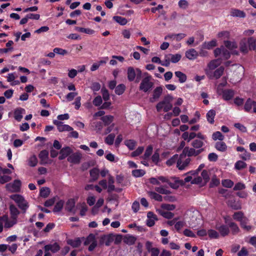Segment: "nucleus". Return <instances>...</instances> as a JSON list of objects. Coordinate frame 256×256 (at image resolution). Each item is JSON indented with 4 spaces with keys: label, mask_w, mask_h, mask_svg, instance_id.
Listing matches in <instances>:
<instances>
[{
    "label": "nucleus",
    "mask_w": 256,
    "mask_h": 256,
    "mask_svg": "<svg viewBox=\"0 0 256 256\" xmlns=\"http://www.w3.org/2000/svg\"><path fill=\"white\" fill-rule=\"evenodd\" d=\"M224 72V68L221 66L216 69L214 72V76L216 79L219 78L223 74Z\"/></svg>",
    "instance_id": "47"
},
{
    "label": "nucleus",
    "mask_w": 256,
    "mask_h": 256,
    "mask_svg": "<svg viewBox=\"0 0 256 256\" xmlns=\"http://www.w3.org/2000/svg\"><path fill=\"white\" fill-rule=\"evenodd\" d=\"M76 202L74 198L69 199L66 202V210L70 212H72L74 206Z\"/></svg>",
    "instance_id": "32"
},
{
    "label": "nucleus",
    "mask_w": 256,
    "mask_h": 256,
    "mask_svg": "<svg viewBox=\"0 0 256 256\" xmlns=\"http://www.w3.org/2000/svg\"><path fill=\"white\" fill-rule=\"evenodd\" d=\"M64 200H61L58 201L55 204L54 209L53 212H60L62 210L63 208L64 204Z\"/></svg>",
    "instance_id": "41"
},
{
    "label": "nucleus",
    "mask_w": 256,
    "mask_h": 256,
    "mask_svg": "<svg viewBox=\"0 0 256 256\" xmlns=\"http://www.w3.org/2000/svg\"><path fill=\"white\" fill-rule=\"evenodd\" d=\"M90 174L91 178V181H96L98 178L100 170L98 168H94L90 170Z\"/></svg>",
    "instance_id": "27"
},
{
    "label": "nucleus",
    "mask_w": 256,
    "mask_h": 256,
    "mask_svg": "<svg viewBox=\"0 0 256 256\" xmlns=\"http://www.w3.org/2000/svg\"><path fill=\"white\" fill-rule=\"evenodd\" d=\"M252 108H253V112L256 114V102L248 98L244 105V110L246 112H250Z\"/></svg>",
    "instance_id": "10"
},
{
    "label": "nucleus",
    "mask_w": 256,
    "mask_h": 256,
    "mask_svg": "<svg viewBox=\"0 0 256 256\" xmlns=\"http://www.w3.org/2000/svg\"><path fill=\"white\" fill-rule=\"evenodd\" d=\"M136 142L134 140H128L124 141L125 145L130 150H134L136 146Z\"/></svg>",
    "instance_id": "45"
},
{
    "label": "nucleus",
    "mask_w": 256,
    "mask_h": 256,
    "mask_svg": "<svg viewBox=\"0 0 256 256\" xmlns=\"http://www.w3.org/2000/svg\"><path fill=\"white\" fill-rule=\"evenodd\" d=\"M85 240L84 244L88 246H88V250L90 252L93 251L97 246V242L96 239L95 235L94 234H90L86 238L84 237L81 238Z\"/></svg>",
    "instance_id": "3"
},
{
    "label": "nucleus",
    "mask_w": 256,
    "mask_h": 256,
    "mask_svg": "<svg viewBox=\"0 0 256 256\" xmlns=\"http://www.w3.org/2000/svg\"><path fill=\"white\" fill-rule=\"evenodd\" d=\"M224 44L225 46L230 50H233L237 48V44L235 42H232L230 40L224 41Z\"/></svg>",
    "instance_id": "52"
},
{
    "label": "nucleus",
    "mask_w": 256,
    "mask_h": 256,
    "mask_svg": "<svg viewBox=\"0 0 256 256\" xmlns=\"http://www.w3.org/2000/svg\"><path fill=\"white\" fill-rule=\"evenodd\" d=\"M234 92L232 89H226L222 91V98L226 100H231L234 96Z\"/></svg>",
    "instance_id": "22"
},
{
    "label": "nucleus",
    "mask_w": 256,
    "mask_h": 256,
    "mask_svg": "<svg viewBox=\"0 0 256 256\" xmlns=\"http://www.w3.org/2000/svg\"><path fill=\"white\" fill-rule=\"evenodd\" d=\"M229 228L231 230L232 234L233 235L238 234L240 232V228L238 225L234 222H230L228 224Z\"/></svg>",
    "instance_id": "34"
},
{
    "label": "nucleus",
    "mask_w": 256,
    "mask_h": 256,
    "mask_svg": "<svg viewBox=\"0 0 256 256\" xmlns=\"http://www.w3.org/2000/svg\"><path fill=\"white\" fill-rule=\"evenodd\" d=\"M148 219L146 220V226L149 227L154 226L155 224V220H158V218L156 215L152 212H148L147 214Z\"/></svg>",
    "instance_id": "13"
},
{
    "label": "nucleus",
    "mask_w": 256,
    "mask_h": 256,
    "mask_svg": "<svg viewBox=\"0 0 256 256\" xmlns=\"http://www.w3.org/2000/svg\"><path fill=\"white\" fill-rule=\"evenodd\" d=\"M153 151V147L152 145H148L144 152V156H142L144 160H148L150 156L152 155Z\"/></svg>",
    "instance_id": "35"
},
{
    "label": "nucleus",
    "mask_w": 256,
    "mask_h": 256,
    "mask_svg": "<svg viewBox=\"0 0 256 256\" xmlns=\"http://www.w3.org/2000/svg\"><path fill=\"white\" fill-rule=\"evenodd\" d=\"M230 16L234 17H238L240 18H244L246 16V13L238 9L234 8L231 10Z\"/></svg>",
    "instance_id": "25"
},
{
    "label": "nucleus",
    "mask_w": 256,
    "mask_h": 256,
    "mask_svg": "<svg viewBox=\"0 0 256 256\" xmlns=\"http://www.w3.org/2000/svg\"><path fill=\"white\" fill-rule=\"evenodd\" d=\"M216 115V112L214 110H210L206 113V118L208 122L210 124H213L214 122V119Z\"/></svg>",
    "instance_id": "26"
},
{
    "label": "nucleus",
    "mask_w": 256,
    "mask_h": 256,
    "mask_svg": "<svg viewBox=\"0 0 256 256\" xmlns=\"http://www.w3.org/2000/svg\"><path fill=\"white\" fill-rule=\"evenodd\" d=\"M214 55L216 58L221 56L222 58H220V60H226L230 58V53L224 46L216 48L214 51Z\"/></svg>",
    "instance_id": "4"
},
{
    "label": "nucleus",
    "mask_w": 256,
    "mask_h": 256,
    "mask_svg": "<svg viewBox=\"0 0 256 256\" xmlns=\"http://www.w3.org/2000/svg\"><path fill=\"white\" fill-rule=\"evenodd\" d=\"M148 194L152 199H154L158 202H162V197L160 194L154 192H148Z\"/></svg>",
    "instance_id": "39"
},
{
    "label": "nucleus",
    "mask_w": 256,
    "mask_h": 256,
    "mask_svg": "<svg viewBox=\"0 0 256 256\" xmlns=\"http://www.w3.org/2000/svg\"><path fill=\"white\" fill-rule=\"evenodd\" d=\"M222 62L220 58L214 60H211L208 64V68L212 70H214L217 68L220 64Z\"/></svg>",
    "instance_id": "33"
},
{
    "label": "nucleus",
    "mask_w": 256,
    "mask_h": 256,
    "mask_svg": "<svg viewBox=\"0 0 256 256\" xmlns=\"http://www.w3.org/2000/svg\"><path fill=\"white\" fill-rule=\"evenodd\" d=\"M48 150H44L40 152L38 157L41 161L44 162L48 160Z\"/></svg>",
    "instance_id": "48"
},
{
    "label": "nucleus",
    "mask_w": 256,
    "mask_h": 256,
    "mask_svg": "<svg viewBox=\"0 0 256 256\" xmlns=\"http://www.w3.org/2000/svg\"><path fill=\"white\" fill-rule=\"evenodd\" d=\"M180 156V158L177 160L176 162V166L180 170H183L186 167L190 162V158H186L184 162H182L181 158Z\"/></svg>",
    "instance_id": "19"
},
{
    "label": "nucleus",
    "mask_w": 256,
    "mask_h": 256,
    "mask_svg": "<svg viewBox=\"0 0 256 256\" xmlns=\"http://www.w3.org/2000/svg\"><path fill=\"white\" fill-rule=\"evenodd\" d=\"M136 240L137 238L135 236L128 234L124 236L123 242L128 246H132L135 244Z\"/></svg>",
    "instance_id": "17"
},
{
    "label": "nucleus",
    "mask_w": 256,
    "mask_h": 256,
    "mask_svg": "<svg viewBox=\"0 0 256 256\" xmlns=\"http://www.w3.org/2000/svg\"><path fill=\"white\" fill-rule=\"evenodd\" d=\"M247 221H248L247 218H244L240 222V226L242 228L246 230L247 231H249L252 229V226H246Z\"/></svg>",
    "instance_id": "54"
},
{
    "label": "nucleus",
    "mask_w": 256,
    "mask_h": 256,
    "mask_svg": "<svg viewBox=\"0 0 256 256\" xmlns=\"http://www.w3.org/2000/svg\"><path fill=\"white\" fill-rule=\"evenodd\" d=\"M217 43L216 40H212L211 41L206 42H204L202 44V48H206L208 50H210L212 48L216 46Z\"/></svg>",
    "instance_id": "28"
},
{
    "label": "nucleus",
    "mask_w": 256,
    "mask_h": 256,
    "mask_svg": "<svg viewBox=\"0 0 256 256\" xmlns=\"http://www.w3.org/2000/svg\"><path fill=\"white\" fill-rule=\"evenodd\" d=\"M212 138L214 140H218L222 141L224 139V136L220 132L218 131L213 133Z\"/></svg>",
    "instance_id": "55"
},
{
    "label": "nucleus",
    "mask_w": 256,
    "mask_h": 256,
    "mask_svg": "<svg viewBox=\"0 0 256 256\" xmlns=\"http://www.w3.org/2000/svg\"><path fill=\"white\" fill-rule=\"evenodd\" d=\"M38 163V159L36 156H32L28 160V165L30 166H35Z\"/></svg>",
    "instance_id": "61"
},
{
    "label": "nucleus",
    "mask_w": 256,
    "mask_h": 256,
    "mask_svg": "<svg viewBox=\"0 0 256 256\" xmlns=\"http://www.w3.org/2000/svg\"><path fill=\"white\" fill-rule=\"evenodd\" d=\"M195 149L194 148H189L186 146L182 151V153L180 155V158H183L187 155L188 156H195Z\"/></svg>",
    "instance_id": "20"
},
{
    "label": "nucleus",
    "mask_w": 256,
    "mask_h": 256,
    "mask_svg": "<svg viewBox=\"0 0 256 256\" xmlns=\"http://www.w3.org/2000/svg\"><path fill=\"white\" fill-rule=\"evenodd\" d=\"M162 86L156 87L153 90L152 96L150 98V102H154L160 98L162 92Z\"/></svg>",
    "instance_id": "9"
},
{
    "label": "nucleus",
    "mask_w": 256,
    "mask_h": 256,
    "mask_svg": "<svg viewBox=\"0 0 256 256\" xmlns=\"http://www.w3.org/2000/svg\"><path fill=\"white\" fill-rule=\"evenodd\" d=\"M240 158L243 160H250V154L246 150L240 155Z\"/></svg>",
    "instance_id": "64"
},
{
    "label": "nucleus",
    "mask_w": 256,
    "mask_h": 256,
    "mask_svg": "<svg viewBox=\"0 0 256 256\" xmlns=\"http://www.w3.org/2000/svg\"><path fill=\"white\" fill-rule=\"evenodd\" d=\"M127 75L128 81H134L136 77V69L135 70L132 66L128 67L127 70Z\"/></svg>",
    "instance_id": "23"
},
{
    "label": "nucleus",
    "mask_w": 256,
    "mask_h": 256,
    "mask_svg": "<svg viewBox=\"0 0 256 256\" xmlns=\"http://www.w3.org/2000/svg\"><path fill=\"white\" fill-rule=\"evenodd\" d=\"M234 184V182L229 179H226L222 180V185L227 188H231Z\"/></svg>",
    "instance_id": "57"
},
{
    "label": "nucleus",
    "mask_w": 256,
    "mask_h": 256,
    "mask_svg": "<svg viewBox=\"0 0 256 256\" xmlns=\"http://www.w3.org/2000/svg\"><path fill=\"white\" fill-rule=\"evenodd\" d=\"M175 76L178 78V81L180 83H184L186 80V76L180 71H176L174 72Z\"/></svg>",
    "instance_id": "38"
},
{
    "label": "nucleus",
    "mask_w": 256,
    "mask_h": 256,
    "mask_svg": "<svg viewBox=\"0 0 256 256\" xmlns=\"http://www.w3.org/2000/svg\"><path fill=\"white\" fill-rule=\"evenodd\" d=\"M26 110L22 108H16L14 111V119L18 122H20L22 118V114H25Z\"/></svg>",
    "instance_id": "18"
},
{
    "label": "nucleus",
    "mask_w": 256,
    "mask_h": 256,
    "mask_svg": "<svg viewBox=\"0 0 256 256\" xmlns=\"http://www.w3.org/2000/svg\"><path fill=\"white\" fill-rule=\"evenodd\" d=\"M102 102V100L101 96H98L94 98L92 101V103L96 106H100Z\"/></svg>",
    "instance_id": "62"
},
{
    "label": "nucleus",
    "mask_w": 256,
    "mask_h": 256,
    "mask_svg": "<svg viewBox=\"0 0 256 256\" xmlns=\"http://www.w3.org/2000/svg\"><path fill=\"white\" fill-rule=\"evenodd\" d=\"M73 152L70 146H65L62 148L60 152V155L58 156L60 160H63L67 156H69Z\"/></svg>",
    "instance_id": "12"
},
{
    "label": "nucleus",
    "mask_w": 256,
    "mask_h": 256,
    "mask_svg": "<svg viewBox=\"0 0 256 256\" xmlns=\"http://www.w3.org/2000/svg\"><path fill=\"white\" fill-rule=\"evenodd\" d=\"M170 60L172 63H176L180 60L182 56L180 54H170Z\"/></svg>",
    "instance_id": "51"
},
{
    "label": "nucleus",
    "mask_w": 256,
    "mask_h": 256,
    "mask_svg": "<svg viewBox=\"0 0 256 256\" xmlns=\"http://www.w3.org/2000/svg\"><path fill=\"white\" fill-rule=\"evenodd\" d=\"M113 19L122 26H124L128 22V20L125 18L120 16H114Z\"/></svg>",
    "instance_id": "46"
},
{
    "label": "nucleus",
    "mask_w": 256,
    "mask_h": 256,
    "mask_svg": "<svg viewBox=\"0 0 256 256\" xmlns=\"http://www.w3.org/2000/svg\"><path fill=\"white\" fill-rule=\"evenodd\" d=\"M215 148L220 152H224L227 150V146L224 142H218L216 143Z\"/></svg>",
    "instance_id": "31"
},
{
    "label": "nucleus",
    "mask_w": 256,
    "mask_h": 256,
    "mask_svg": "<svg viewBox=\"0 0 256 256\" xmlns=\"http://www.w3.org/2000/svg\"><path fill=\"white\" fill-rule=\"evenodd\" d=\"M216 228L218 231L220 236L222 237H225L228 236L230 232L228 224H216Z\"/></svg>",
    "instance_id": "7"
},
{
    "label": "nucleus",
    "mask_w": 256,
    "mask_h": 256,
    "mask_svg": "<svg viewBox=\"0 0 256 256\" xmlns=\"http://www.w3.org/2000/svg\"><path fill=\"white\" fill-rule=\"evenodd\" d=\"M198 52L194 48H191L186 52V56L190 60H194L197 58Z\"/></svg>",
    "instance_id": "21"
},
{
    "label": "nucleus",
    "mask_w": 256,
    "mask_h": 256,
    "mask_svg": "<svg viewBox=\"0 0 256 256\" xmlns=\"http://www.w3.org/2000/svg\"><path fill=\"white\" fill-rule=\"evenodd\" d=\"M244 214L242 212H236L233 215V218L238 222L243 220Z\"/></svg>",
    "instance_id": "63"
},
{
    "label": "nucleus",
    "mask_w": 256,
    "mask_h": 256,
    "mask_svg": "<svg viewBox=\"0 0 256 256\" xmlns=\"http://www.w3.org/2000/svg\"><path fill=\"white\" fill-rule=\"evenodd\" d=\"M0 222H4L6 228H10L17 223V220L12 219L10 220L7 215H4L0 216Z\"/></svg>",
    "instance_id": "11"
},
{
    "label": "nucleus",
    "mask_w": 256,
    "mask_h": 256,
    "mask_svg": "<svg viewBox=\"0 0 256 256\" xmlns=\"http://www.w3.org/2000/svg\"><path fill=\"white\" fill-rule=\"evenodd\" d=\"M158 152V149L156 150L151 158L152 162L156 164H157L160 162V154Z\"/></svg>",
    "instance_id": "49"
},
{
    "label": "nucleus",
    "mask_w": 256,
    "mask_h": 256,
    "mask_svg": "<svg viewBox=\"0 0 256 256\" xmlns=\"http://www.w3.org/2000/svg\"><path fill=\"white\" fill-rule=\"evenodd\" d=\"M10 198L15 202L18 208L22 210V212L25 214L30 205L24 197L20 194H14L10 196Z\"/></svg>",
    "instance_id": "1"
},
{
    "label": "nucleus",
    "mask_w": 256,
    "mask_h": 256,
    "mask_svg": "<svg viewBox=\"0 0 256 256\" xmlns=\"http://www.w3.org/2000/svg\"><path fill=\"white\" fill-rule=\"evenodd\" d=\"M115 138V134H109L105 138V142L108 145H112Z\"/></svg>",
    "instance_id": "50"
},
{
    "label": "nucleus",
    "mask_w": 256,
    "mask_h": 256,
    "mask_svg": "<svg viewBox=\"0 0 256 256\" xmlns=\"http://www.w3.org/2000/svg\"><path fill=\"white\" fill-rule=\"evenodd\" d=\"M248 38H244L240 42V50L243 54H247L248 52Z\"/></svg>",
    "instance_id": "14"
},
{
    "label": "nucleus",
    "mask_w": 256,
    "mask_h": 256,
    "mask_svg": "<svg viewBox=\"0 0 256 256\" xmlns=\"http://www.w3.org/2000/svg\"><path fill=\"white\" fill-rule=\"evenodd\" d=\"M208 234L210 238H218L219 237L218 233L216 230L212 229L209 230Z\"/></svg>",
    "instance_id": "58"
},
{
    "label": "nucleus",
    "mask_w": 256,
    "mask_h": 256,
    "mask_svg": "<svg viewBox=\"0 0 256 256\" xmlns=\"http://www.w3.org/2000/svg\"><path fill=\"white\" fill-rule=\"evenodd\" d=\"M10 211L11 218L17 220V218L20 214V212L17 208L14 205L11 204L10 206Z\"/></svg>",
    "instance_id": "24"
},
{
    "label": "nucleus",
    "mask_w": 256,
    "mask_h": 256,
    "mask_svg": "<svg viewBox=\"0 0 256 256\" xmlns=\"http://www.w3.org/2000/svg\"><path fill=\"white\" fill-rule=\"evenodd\" d=\"M75 30L78 32L89 34H92L94 32V30L88 28H84L82 27L76 26L75 27Z\"/></svg>",
    "instance_id": "42"
},
{
    "label": "nucleus",
    "mask_w": 256,
    "mask_h": 256,
    "mask_svg": "<svg viewBox=\"0 0 256 256\" xmlns=\"http://www.w3.org/2000/svg\"><path fill=\"white\" fill-rule=\"evenodd\" d=\"M100 120L104 122V126H108L113 122L114 117L111 115H106L101 117Z\"/></svg>",
    "instance_id": "30"
},
{
    "label": "nucleus",
    "mask_w": 256,
    "mask_h": 256,
    "mask_svg": "<svg viewBox=\"0 0 256 256\" xmlns=\"http://www.w3.org/2000/svg\"><path fill=\"white\" fill-rule=\"evenodd\" d=\"M50 192V188L48 187H42L40 191V195L44 198H46L48 196Z\"/></svg>",
    "instance_id": "40"
},
{
    "label": "nucleus",
    "mask_w": 256,
    "mask_h": 256,
    "mask_svg": "<svg viewBox=\"0 0 256 256\" xmlns=\"http://www.w3.org/2000/svg\"><path fill=\"white\" fill-rule=\"evenodd\" d=\"M21 181L19 180H15L12 184H8L6 185L8 188L10 187L12 190L14 192H18L20 191L21 187Z\"/></svg>",
    "instance_id": "16"
},
{
    "label": "nucleus",
    "mask_w": 256,
    "mask_h": 256,
    "mask_svg": "<svg viewBox=\"0 0 256 256\" xmlns=\"http://www.w3.org/2000/svg\"><path fill=\"white\" fill-rule=\"evenodd\" d=\"M82 158V155L80 152L72 153L67 158V160L70 163L73 164H78L80 162Z\"/></svg>",
    "instance_id": "8"
},
{
    "label": "nucleus",
    "mask_w": 256,
    "mask_h": 256,
    "mask_svg": "<svg viewBox=\"0 0 256 256\" xmlns=\"http://www.w3.org/2000/svg\"><path fill=\"white\" fill-rule=\"evenodd\" d=\"M115 235L113 234H104L100 237L99 244L102 245L105 244L106 246H109L110 244L114 240Z\"/></svg>",
    "instance_id": "5"
},
{
    "label": "nucleus",
    "mask_w": 256,
    "mask_h": 256,
    "mask_svg": "<svg viewBox=\"0 0 256 256\" xmlns=\"http://www.w3.org/2000/svg\"><path fill=\"white\" fill-rule=\"evenodd\" d=\"M156 212L164 218L168 219L172 218L174 216V213L168 211H164L161 209L156 210Z\"/></svg>",
    "instance_id": "29"
},
{
    "label": "nucleus",
    "mask_w": 256,
    "mask_h": 256,
    "mask_svg": "<svg viewBox=\"0 0 256 256\" xmlns=\"http://www.w3.org/2000/svg\"><path fill=\"white\" fill-rule=\"evenodd\" d=\"M248 42L249 50L256 51V38L250 37L248 38Z\"/></svg>",
    "instance_id": "37"
},
{
    "label": "nucleus",
    "mask_w": 256,
    "mask_h": 256,
    "mask_svg": "<svg viewBox=\"0 0 256 256\" xmlns=\"http://www.w3.org/2000/svg\"><path fill=\"white\" fill-rule=\"evenodd\" d=\"M53 124L56 126L57 128L60 132H62L64 131L70 132L73 130V128L68 124H64L63 122L54 120H53Z\"/></svg>",
    "instance_id": "6"
},
{
    "label": "nucleus",
    "mask_w": 256,
    "mask_h": 256,
    "mask_svg": "<svg viewBox=\"0 0 256 256\" xmlns=\"http://www.w3.org/2000/svg\"><path fill=\"white\" fill-rule=\"evenodd\" d=\"M151 79L152 76L150 75L144 77L140 84L139 86L140 90H142L144 92H150L154 86V83L151 82Z\"/></svg>",
    "instance_id": "2"
},
{
    "label": "nucleus",
    "mask_w": 256,
    "mask_h": 256,
    "mask_svg": "<svg viewBox=\"0 0 256 256\" xmlns=\"http://www.w3.org/2000/svg\"><path fill=\"white\" fill-rule=\"evenodd\" d=\"M126 86L124 84L118 85L115 88V93L118 95H122L126 90Z\"/></svg>",
    "instance_id": "43"
},
{
    "label": "nucleus",
    "mask_w": 256,
    "mask_h": 256,
    "mask_svg": "<svg viewBox=\"0 0 256 256\" xmlns=\"http://www.w3.org/2000/svg\"><path fill=\"white\" fill-rule=\"evenodd\" d=\"M60 250V245L58 242H54L53 244H48L44 246V251H51L52 253H56Z\"/></svg>",
    "instance_id": "15"
},
{
    "label": "nucleus",
    "mask_w": 256,
    "mask_h": 256,
    "mask_svg": "<svg viewBox=\"0 0 256 256\" xmlns=\"http://www.w3.org/2000/svg\"><path fill=\"white\" fill-rule=\"evenodd\" d=\"M145 174V171L142 170H134L132 171V176L136 178L142 176Z\"/></svg>",
    "instance_id": "56"
},
{
    "label": "nucleus",
    "mask_w": 256,
    "mask_h": 256,
    "mask_svg": "<svg viewBox=\"0 0 256 256\" xmlns=\"http://www.w3.org/2000/svg\"><path fill=\"white\" fill-rule=\"evenodd\" d=\"M191 145L195 148H200L203 146L204 142L201 140H194L192 142Z\"/></svg>",
    "instance_id": "53"
},
{
    "label": "nucleus",
    "mask_w": 256,
    "mask_h": 256,
    "mask_svg": "<svg viewBox=\"0 0 256 256\" xmlns=\"http://www.w3.org/2000/svg\"><path fill=\"white\" fill-rule=\"evenodd\" d=\"M247 164L242 160H238L234 164V168L236 170H242L246 168Z\"/></svg>",
    "instance_id": "44"
},
{
    "label": "nucleus",
    "mask_w": 256,
    "mask_h": 256,
    "mask_svg": "<svg viewBox=\"0 0 256 256\" xmlns=\"http://www.w3.org/2000/svg\"><path fill=\"white\" fill-rule=\"evenodd\" d=\"M68 244L73 248H78L82 244L81 238H77L74 240H70L68 241Z\"/></svg>",
    "instance_id": "36"
},
{
    "label": "nucleus",
    "mask_w": 256,
    "mask_h": 256,
    "mask_svg": "<svg viewBox=\"0 0 256 256\" xmlns=\"http://www.w3.org/2000/svg\"><path fill=\"white\" fill-rule=\"evenodd\" d=\"M202 179L204 181V184H206L210 180V176L208 170H204L201 173Z\"/></svg>",
    "instance_id": "60"
},
{
    "label": "nucleus",
    "mask_w": 256,
    "mask_h": 256,
    "mask_svg": "<svg viewBox=\"0 0 256 256\" xmlns=\"http://www.w3.org/2000/svg\"><path fill=\"white\" fill-rule=\"evenodd\" d=\"M144 150V146H138L134 151L132 152V156L133 157L137 156L142 154Z\"/></svg>",
    "instance_id": "59"
}]
</instances>
